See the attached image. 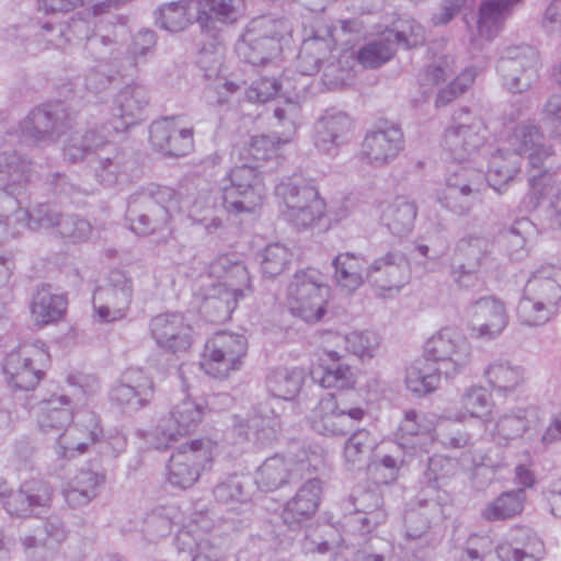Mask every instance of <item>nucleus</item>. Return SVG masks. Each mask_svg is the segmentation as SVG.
Masks as SVG:
<instances>
[{
  "instance_id": "1",
  "label": "nucleus",
  "mask_w": 561,
  "mask_h": 561,
  "mask_svg": "<svg viewBox=\"0 0 561 561\" xmlns=\"http://www.w3.org/2000/svg\"><path fill=\"white\" fill-rule=\"evenodd\" d=\"M283 128L274 136L259 135L238 145L232 150L236 162L220 182V193L225 209L234 215L253 214L264 203L265 185L257 169L268 163L278 164L284 146L296 135L297 124L278 123Z\"/></svg>"
},
{
  "instance_id": "2",
  "label": "nucleus",
  "mask_w": 561,
  "mask_h": 561,
  "mask_svg": "<svg viewBox=\"0 0 561 561\" xmlns=\"http://www.w3.org/2000/svg\"><path fill=\"white\" fill-rule=\"evenodd\" d=\"M36 421L44 433L64 432L54 446V451L60 459H73L82 455L94 443L99 435V425L94 414H89L85 425L75 414L71 401L67 396L53 394L39 403Z\"/></svg>"
},
{
  "instance_id": "3",
  "label": "nucleus",
  "mask_w": 561,
  "mask_h": 561,
  "mask_svg": "<svg viewBox=\"0 0 561 561\" xmlns=\"http://www.w3.org/2000/svg\"><path fill=\"white\" fill-rule=\"evenodd\" d=\"M209 274L224 280L211 285L205 293L201 312L211 322L227 321L239 301L252 291L247 266L231 255H220L209 265Z\"/></svg>"
},
{
  "instance_id": "4",
  "label": "nucleus",
  "mask_w": 561,
  "mask_h": 561,
  "mask_svg": "<svg viewBox=\"0 0 561 561\" xmlns=\"http://www.w3.org/2000/svg\"><path fill=\"white\" fill-rule=\"evenodd\" d=\"M541 135L530 125H520L511 138L515 152H499L492 156L489 164L488 181L496 191L507 184L519 171L520 159L527 154L530 165L529 184L531 191H539L543 162L551 156L549 148L540 144Z\"/></svg>"
},
{
  "instance_id": "5",
  "label": "nucleus",
  "mask_w": 561,
  "mask_h": 561,
  "mask_svg": "<svg viewBox=\"0 0 561 561\" xmlns=\"http://www.w3.org/2000/svg\"><path fill=\"white\" fill-rule=\"evenodd\" d=\"M359 24L355 21L343 22L335 26L321 23L316 26L313 35L302 43L298 67L302 75H313L320 69V65L328 61L342 62V58H353L348 50L359 39Z\"/></svg>"
},
{
  "instance_id": "6",
  "label": "nucleus",
  "mask_w": 561,
  "mask_h": 561,
  "mask_svg": "<svg viewBox=\"0 0 561 561\" xmlns=\"http://www.w3.org/2000/svg\"><path fill=\"white\" fill-rule=\"evenodd\" d=\"M561 302V268L541 266L528 279L518 306L522 321L529 325L546 323Z\"/></svg>"
},
{
  "instance_id": "7",
  "label": "nucleus",
  "mask_w": 561,
  "mask_h": 561,
  "mask_svg": "<svg viewBox=\"0 0 561 561\" xmlns=\"http://www.w3.org/2000/svg\"><path fill=\"white\" fill-rule=\"evenodd\" d=\"M276 195L282 199L283 217L296 228L318 232L329 229L325 202L314 187L286 180L276 186Z\"/></svg>"
},
{
  "instance_id": "8",
  "label": "nucleus",
  "mask_w": 561,
  "mask_h": 561,
  "mask_svg": "<svg viewBox=\"0 0 561 561\" xmlns=\"http://www.w3.org/2000/svg\"><path fill=\"white\" fill-rule=\"evenodd\" d=\"M219 453L218 443L209 437L182 443L170 458L167 473L169 483L180 489L193 486Z\"/></svg>"
},
{
  "instance_id": "9",
  "label": "nucleus",
  "mask_w": 561,
  "mask_h": 561,
  "mask_svg": "<svg viewBox=\"0 0 561 561\" xmlns=\"http://www.w3.org/2000/svg\"><path fill=\"white\" fill-rule=\"evenodd\" d=\"M330 290L316 270L295 273L287 286L286 305L289 312L308 323L319 321L325 313Z\"/></svg>"
},
{
  "instance_id": "10",
  "label": "nucleus",
  "mask_w": 561,
  "mask_h": 561,
  "mask_svg": "<svg viewBox=\"0 0 561 561\" xmlns=\"http://www.w3.org/2000/svg\"><path fill=\"white\" fill-rule=\"evenodd\" d=\"M247 353L245 335L228 331L218 332L206 341L199 366L207 376L224 380L242 367Z\"/></svg>"
},
{
  "instance_id": "11",
  "label": "nucleus",
  "mask_w": 561,
  "mask_h": 561,
  "mask_svg": "<svg viewBox=\"0 0 561 561\" xmlns=\"http://www.w3.org/2000/svg\"><path fill=\"white\" fill-rule=\"evenodd\" d=\"M321 466L322 459L314 453L289 450L266 458L257 468L254 481L260 490L272 492L289 483L293 478L319 471Z\"/></svg>"
},
{
  "instance_id": "12",
  "label": "nucleus",
  "mask_w": 561,
  "mask_h": 561,
  "mask_svg": "<svg viewBox=\"0 0 561 561\" xmlns=\"http://www.w3.org/2000/svg\"><path fill=\"white\" fill-rule=\"evenodd\" d=\"M290 34L282 22L255 20L236 45L239 57L253 65L275 58L288 43Z\"/></svg>"
},
{
  "instance_id": "13",
  "label": "nucleus",
  "mask_w": 561,
  "mask_h": 561,
  "mask_svg": "<svg viewBox=\"0 0 561 561\" xmlns=\"http://www.w3.org/2000/svg\"><path fill=\"white\" fill-rule=\"evenodd\" d=\"M47 354L39 343H27L11 351L3 362L7 383L15 390L34 389L43 377L42 364Z\"/></svg>"
},
{
  "instance_id": "14",
  "label": "nucleus",
  "mask_w": 561,
  "mask_h": 561,
  "mask_svg": "<svg viewBox=\"0 0 561 561\" xmlns=\"http://www.w3.org/2000/svg\"><path fill=\"white\" fill-rule=\"evenodd\" d=\"M366 411L362 407H347L334 394L320 399L310 412L308 422L317 433L334 437L345 435L355 423L364 420Z\"/></svg>"
},
{
  "instance_id": "15",
  "label": "nucleus",
  "mask_w": 561,
  "mask_h": 561,
  "mask_svg": "<svg viewBox=\"0 0 561 561\" xmlns=\"http://www.w3.org/2000/svg\"><path fill=\"white\" fill-rule=\"evenodd\" d=\"M133 297L131 280L122 272H112L93 295V319L110 323L123 319Z\"/></svg>"
},
{
  "instance_id": "16",
  "label": "nucleus",
  "mask_w": 561,
  "mask_h": 561,
  "mask_svg": "<svg viewBox=\"0 0 561 561\" xmlns=\"http://www.w3.org/2000/svg\"><path fill=\"white\" fill-rule=\"evenodd\" d=\"M207 407L204 402L185 396L171 409L168 421L160 423L154 430V446L165 448L179 437L194 432L204 420Z\"/></svg>"
},
{
  "instance_id": "17",
  "label": "nucleus",
  "mask_w": 561,
  "mask_h": 561,
  "mask_svg": "<svg viewBox=\"0 0 561 561\" xmlns=\"http://www.w3.org/2000/svg\"><path fill=\"white\" fill-rule=\"evenodd\" d=\"M426 358L439 364L446 376L456 374L465 367L471 356L469 343L450 328L435 332L425 343Z\"/></svg>"
},
{
  "instance_id": "18",
  "label": "nucleus",
  "mask_w": 561,
  "mask_h": 561,
  "mask_svg": "<svg viewBox=\"0 0 561 561\" xmlns=\"http://www.w3.org/2000/svg\"><path fill=\"white\" fill-rule=\"evenodd\" d=\"M150 334L157 345L172 354H185L194 344L195 332L181 312L167 311L150 321Z\"/></svg>"
},
{
  "instance_id": "19",
  "label": "nucleus",
  "mask_w": 561,
  "mask_h": 561,
  "mask_svg": "<svg viewBox=\"0 0 561 561\" xmlns=\"http://www.w3.org/2000/svg\"><path fill=\"white\" fill-rule=\"evenodd\" d=\"M542 411L533 404L516 407L497 417L486 431L499 444H507L517 438L531 439L543 421Z\"/></svg>"
},
{
  "instance_id": "20",
  "label": "nucleus",
  "mask_w": 561,
  "mask_h": 561,
  "mask_svg": "<svg viewBox=\"0 0 561 561\" xmlns=\"http://www.w3.org/2000/svg\"><path fill=\"white\" fill-rule=\"evenodd\" d=\"M411 278L410 263L404 254L390 252L374 260L367 272L369 282L382 297L397 295Z\"/></svg>"
},
{
  "instance_id": "21",
  "label": "nucleus",
  "mask_w": 561,
  "mask_h": 561,
  "mask_svg": "<svg viewBox=\"0 0 561 561\" xmlns=\"http://www.w3.org/2000/svg\"><path fill=\"white\" fill-rule=\"evenodd\" d=\"M438 425L439 417L436 414L408 410L398 425L397 443L407 451H427L437 438Z\"/></svg>"
},
{
  "instance_id": "22",
  "label": "nucleus",
  "mask_w": 561,
  "mask_h": 561,
  "mask_svg": "<svg viewBox=\"0 0 561 561\" xmlns=\"http://www.w3.org/2000/svg\"><path fill=\"white\" fill-rule=\"evenodd\" d=\"M467 323L476 337L486 340L496 337L508 323L505 302L494 296L476 300L468 309Z\"/></svg>"
},
{
  "instance_id": "23",
  "label": "nucleus",
  "mask_w": 561,
  "mask_h": 561,
  "mask_svg": "<svg viewBox=\"0 0 561 561\" xmlns=\"http://www.w3.org/2000/svg\"><path fill=\"white\" fill-rule=\"evenodd\" d=\"M499 71L511 92H523L538 78L537 55L530 47L512 48L501 59Z\"/></svg>"
},
{
  "instance_id": "24",
  "label": "nucleus",
  "mask_w": 561,
  "mask_h": 561,
  "mask_svg": "<svg viewBox=\"0 0 561 561\" xmlns=\"http://www.w3.org/2000/svg\"><path fill=\"white\" fill-rule=\"evenodd\" d=\"M196 22L202 31L216 44L219 31L242 18L245 0H198L196 2Z\"/></svg>"
},
{
  "instance_id": "25",
  "label": "nucleus",
  "mask_w": 561,
  "mask_h": 561,
  "mask_svg": "<svg viewBox=\"0 0 561 561\" xmlns=\"http://www.w3.org/2000/svg\"><path fill=\"white\" fill-rule=\"evenodd\" d=\"M153 396L151 379L139 368L127 369L119 382L113 386L111 400L126 411H137L149 403Z\"/></svg>"
},
{
  "instance_id": "26",
  "label": "nucleus",
  "mask_w": 561,
  "mask_h": 561,
  "mask_svg": "<svg viewBox=\"0 0 561 561\" xmlns=\"http://www.w3.org/2000/svg\"><path fill=\"white\" fill-rule=\"evenodd\" d=\"M483 172L469 164L458 167L447 180V187L438 196L439 203L455 211L466 213L470 206L468 197L483 180Z\"/></svg>"
},
{
  "instance_id": "27",
  "label": "nucleus",
  "mask_w": 561,
  "mask_h": 561,
  "mask_svg": "<svg viewBox=\"0 0 561 561\" xmlns=\"http://www.w3.org/2000/svg\"><path fill=\"white\" fill-rule=\"evenodd\" d=\"M151 145L168 156H185L193 148V131L179 122L164 119L152 124Z\"/></svg>"
},
{
  "instance_id": "28",
  "label": "nucleus",
  "mask_w": 561,
  "mask_h": 561,
  "mask_svg": "<svg viewBox=\"0 0 561 561\" xmlns=\"http://www.w3.org/2000/svg\"><path fill=\"white\" fill-rule=\"evenodd\" d=\"M402 142L403 136L399 128L389 127L371 131L363 141L362 157L370 165H385L398 156Z\"/></svg>"
},
{
  "instance_id": "29",
  "label": "nucleus",
  "mask_w": 561,
  "mask_h": 561,
  "mask_svg": "<svg viewBox=\"0 0 561 561\" xmlns=\"http://www.w3.org/2000/svg\"><path fill=\"white\" fill-rule=\"evenodd\" d=\"M198 66L204 72V77L210 81L211 88L216 91L219 102L228 101V99L240 89V85L236 81L221 76L224 47L220 42L210 44L209 47L204 46L201 49Z\"/></svg>"
},
{
  "instance_id": "30",
  "label": "nucleus",
  "mask_w": 561,
  "mask_h": 561,
  "mask_svg": "<svg viewBox=\"0 0 561 561\" xmlns=\"http://www.w3.org/2000/svg\"><path fill=\"white\" fill-rule=\"evenodd\" d=\"M322 492L323 482L319 478L304 482L284 507V523L300 524L308 520L318 511Z\"/></svg>"
},
{
  "instance_id": "31",
  "label": "nucleus",
  "mask_w": 561,
  "mask_h": 561,
  "mask_svg": "<svg viewBox=\"0 0 561 561\" xmlns=\"http://www.w3.org/2000/svg\"><path fill=\"white\" fill-rule=\"evenodd\" d=\"M324 343L330 347L342 344L346 354L356 357L362 363H367L376 357L380 346V336L371 330H353L343 335L329 333Z\"/></svg>"
},
{
  "instance_id": "32",
  "label": "nucleus",
  "mask_w": 561,
  "mask_h": 561,
  "mask_svg": "<svg viewBox=\"0 0 561 561\" xmlns=\"http://www.w3.org/2000/svg\"><path fill=\"white\" fill-rule=\"evenodd\" d=\"M180 552L193 556L192 561H225L221 548L209 539L208 528H180L174 539Z\"/></svg>"
},
{
  "instance_id": "33",
  "label": "nucleus",
  "mask_w": 561,
  "mask_h": 561,
  "mask_svg": "<svg viewBox=\"0 0 561 561\" xmlns=\"http://www.w3.org/2000/svg\"><path fill=\"white\" fill-rule=\"evenodd\" d=\"M249 479L243 476H232L218 484L214 491L218 502L228 506V517L224 518L225 523L240 522L234 516L249 512L250 491L245 488Z\"/></svg>"
},
{
  "instance_id": "34",
  "label": "nucleus",
  "mask_w": 561,
  "mask_h": 561,
  "mask_svg": "<svg viewBox=\"0 0 561 561\" xmlns=\"http://www.w3.org/2000/svg\"><path fill=\"white\" fill-rule=\"evenodd\" d=\"M50 499L51 492L45 483L31 481L8 497L5 510L11 515L26 517L35 514V507L47 505Z\"/></svg>"
},
{
  "instance_id": "35",
  "label": "nucleus",
  "mask_w": 561,
  "mask_h": 561,
  "mask_svg": "<svg viewBox=\"0 0 561 561\" xmlns=\"http://www.w3.org/2000/svg\"><path fill=\"white\" fill-rule=\"evenodd\" d=\"M347 548L340 528H307L302 541L306 553L331 554L333 561H339Z\"/></svg>"
},
{
  "instance_id": "36",
  "label": "nucleus",
  "mask_w": 561,
  "mask_h": 561,
  "mask_svg": "<svg viewBox=\"0 0 561 561\" xmlns=\"http://www.w3.org/2000/svg\"><path fill=\"white\" fill-rule=\"evenodd\" d=\"M491 251V242L481 234H468L456 245L459 264H454V273L473 274L479 271L483 259Z\"/></svg>"
},
{
  "instance_id": "37",
  "label": "nucleus",
  "mask_w": 561,
  "mask_h": 561,
  "mask_svg": "<svg viewBox=\"0 0 561 561\" xmlns=\"http://www.w3.org/2000/svg\"><path fill=\"white\" fill-rule=\"evenodd\" d=\"M334 277L337 284L348 290H356L367 280L369 266L363 257L352 253H340L333 260Z\"/></svg>"
},
{
  "instance_id": "38",
  "label": "nucleus",
  "mask_w": 561,
  "mask_h": 561,
  "mask_svg": "<svg viewBox=\"0 0 561 561\" xmlns=\"http://www.w3.org/2000/svg\"><path fill=\"white\" fill-rule=\"evenodd\" d=\"M484 133L479 126L460 125L448 128L444 136V146L450 150L455 158L465 160L483 144Z\"/></svg>"
},
{
  "instance_id": "39",
  "label": "nucleus",
  "mask_w": 561,
  "mask_h": 561,
  "mask_svg": "<svg viewBox=\"0 0 561 561\" xmlns=\"http://www.w3.org/2000/svg\"><path fill=\"white\" fill-rule=\"evenodd\" d=\"M306 378V373L300 367H277L266 377L268 391L276 398L290 400L295 398Z\"/></svg>"
},
{
  "instance_id": "40",
  "label": "nucleus",
  "mask_w": 561,
  "mask_h": 561,
  "mask_svg": "<svg viewBox=\"0 0 561 561\" xmlns=\"http://www.w3.org/2000/svg\"><path fill=\"white\" fill-rule=\"evenodd\" d=\"M484 377L489 386L497 393L515 391L524 381V371L519 366L505 360H495L488 365Z\"/></svg>"
},
{
  "instance_id": "41",
  "label": "nucleus",
  "mask_w": 561,
  "mask_h": 561,
  "mask_svg": "<svg viewBox=\"0 0 561 561\" xmlns=\"http://www.w3.org/2000/svg\"><path fill=\"white\" fill-rule=\"evenodd\" d=\"M67 299L64 295L48 289L38 290L35 295L31 312L37 324H50L64 318L67 310Z\"/></svg>"
},
{
  "instance_id": "42",
  "label": "nucleus",
  "mask_w": 561,
  "mask_h": 561,
  "mask_svg": "<svg viewBox=\"0 0 561 561\" xmlns=\"http://www.w3.org/2000/svg\"><path fill=\"white\" fill-rule=\"evenodd\" d=\"M493 401L490 392L482 386L467 388L459 400L455 417L465 421L469 417L484 420L491 415Z\"/></svg>"
},
{
  "instance_id": "43",
  "label": "nucleus",
  "mask_w": 561,
  "mask_h": 561,
  "mask_svg": "<svg viewBox=\"0 0 561 561\" xmlns=\"http://www.w3.org/2000/svg\"><path fill=\"white\" fill-rule=\"evenodd\" d=\"M78 472L61 485V493L72 507L88 504L96 495V488L100 483L93 471L80 470Z\"/></svg>"
},
{
  "instance_id": "44",
  "label": "nucleus",
  "mask_w": 561,
  "mask_h": 561,
  "mask_svg": "<svg viewBox=\"0 0 561 561\" xmlns=\"http://www.w3.org/2000/svg\"><path fill=\"white\" fill-rule=\"evenodd\" d=\"M377 437L366 428L354 432L345 442L343 449V461L347 470L360 469L367 453L379 448Z\"/></svg>"
},
{
  "instance_id": "45",
  "label": "nucleus",
  "mask_w": 561,
  "mask_h": 561,
  "mask_svg": "<svg viewBox=\"0 0 561 561\" xmlns=\"http://www.w3.org/2000/svg\"><path fill=\"white\" fill-rule=\"evenodd\" d=\"M324 354L332 364L324 366L320 383L324 388L352 389L356 385V373L346 364L341 363L342 355L325 344Z\"/></svg>"
},
{
  "instance_id": "46",
  "label": "nucleus",
  "mask_w": 561,
  "mask_h": 561,
  "mask_svg": "<svg viewBox=\"0 0 561 561\" xmlns=\"http://www.w3.org/2000/svg\"><path fill=\"white\" fill-rule=\"evenodd\" d=\"M36 215L37 218L39 217L44 221L53 220L54 225L48 226V228H53L55 226L59 227V233L72 241H85L91 239L94 234L93 228L87 220L78 218H60V216L57 213L51 211L48 206L42 205L37 207ZM42 229H47V227H42Z\"/></svg>"
},
{
  "instance_id": "47",
  "label": "nucleus",
  "mask_w": 561,
  "mask_h": 561,
  "mask_svg": "<svg viewBox=\"0 0 561 561\" xmlns=\"http://www.w3.org/2000/svg\"><path fill=\"white\" fill-rule=\"evenodd\" d=\"M526 499V491L524 489L503 492L484 507L482 514L489 522L515 517L522 514Z\"/></svg>"
},
{
  "instance_id": "48",
  "label": "nucleus",
  "mask_w": 561,
  "mask_h": 561,
  "mask_svg": "<svg viewBox=\"0 0 561 561\" xmlns=\"http://www.w3.org/2000/svg\"><path fill=\"white\" fill-rule=\"evenodd\" d=\"M279 99L284 101L285 107L277 106L275 110V117L278 123H296L299 116V105L304 99V84L299 83L293 77L285 75L278 81Z\"/></svg>"
},
{
  "instance_id": "49",
  "label": "nucleus",
  "mask_w": 561,
  "mask_h": 561,
  "mask_svg": "<svg viewBox=\"0 0 561 561\" xmlns=\"http://www.w3.org/2000/svg\"><path fill=\"white\" fill-rule=\"evenodd\" d=\"M196 3L171 2L162 5L157 15V23L169 32H181L194 20L196 21Z\"/></svg>"
},
{
  "instance_id": "50",
  "label": "nucleus",
  "mask_w": 561,
  "mask_h": 561,
  "mask_svg": "<svg viewBox=\"0 0 561 561\" xmlns=\"http://www.w3.org/2000/svg\"><path fill=\"white\" fill-rule=\"evenodd\" d=\"M512 5L506 0H489L479 11L477 32L481 39L490 41L499 34L503 26L505 10Z\"/></svg>"
},
{
  "instance_id": "51",
  "label": "nucleus",
  "mask_w": 561,
  "mask_h": 561,
  "mask_svg": "<svg viewBox=\"0 0 561 561\" xmlns=\"http://www.w3.org/2000/svg\"><path fill=\"white\" fill-rule=\"evenodd\" d=\"M394 51V33L391 30H387L358 51V60L365 67L376 68L388 61Z\"/></svg>"
},
{
  "instance_id": "52",
  "label": "nucleus",
  "mask_w": 561,
  "mask_h": 561,
  "mask_svg": "<svg viewBox=\"0 0 561 561\" xmlns=\"http://www.w3.org/2000/svg\"><path fill=\"white\" fill-rule=\"evenodd\" d=\"M171 220V214L167 206L157 201L146 202L141 214L131 219V229L137 234L147 236L165 228Z\"/></svg>"
},
{
  "instance_id": "53",
  "label": "nucleus",
  "mask_w": 561,
  "mask_h": 561,
  "mask_svg": "<svg viewBox=\"0 0 561 561\" xmlns=\"http://www.w3.org/2000/svg\"><path fill=\"white\" fill-rule=\"evenodd\" d=\"M440 368H434L425 362L412 364L405 376L407 388L420 396L435 391L440 383Z\"/></svg>"
},
{
  "instance_id": "54",
  "label": "nucleus",
  "mask_w": 561,
  "mask_h": 561,
  "mask_svg": "<svg viewBox=\"0 0 561 561\" xmlns=\"http://www.w3.org/2000/svg\"><path fill=\"white\" fill-rule=\"evenodd\" d=\"M400 462L380 445L367 465L368 477L377 484H388L398 479Z\"/></svg>"
},
{
  "instance_id": "55",
  "label": "nucleus",
  "mask_w": 561,
  "mask_h": 561,
  "mask_svg": "<svg viewBox=\"0 0 561 561\" xmlns=\"http://www.w3.org/2000/svg\"><path fill=\"white\" fill-rule=\"evenodd\" d=\"M117 103V117L113 121V127L117 131H124L141 118L146 103L138 92L130 90L122 92Z\"/></svg>"
},
{
  "instance_id": "56",
  "label": "nucleus",
  "mask_w": 561,
  "mask_h": 561,
  "mask_svg": "<svg viewBox=\"0 0 561 561\" xmlns=\"http://www.w3.org/2000/svg\"><path fill=\"white\" fill-rule=\"evenodd\" d=\"M0 180L11 194L24 186L30 180V167L15 154L0 151Z\"/></svg>"
},
{
  "instance_id": "57",
  "label": "nucleus",
  "mask_w": 561,
  "mask_h": 561,
  "mask_svg": "<svg viewBox=\"0 0 561 561\" xmlns=\"http://www.w3.org/2000/svg\"><path fill=\"white\" fill-rule=\"evenodd\" d=\"M54 225L53 220L44 221L37 218L36 209L28 213L25 209L19 208L11 215L5 216V221L0 220V243L4 242L11 237L20 232L21 228H30L32 230H39L42 227Z\"/></svg>"
},
{
  "instance_id": "58",
  "label": "nucleus",
  "mask_w": 561,
  "mask_h": 561,
  "mask_svg": "<svg viewBox=\"0 0 561 561\" xmlns=\"http://www.w3.org/2000/svg\"><path fill=\"white\" fill-rule=\"evenodd\" d=\"M416 207L413 203L401 202L383 215L385 225L397 236L408 234L414 225Z\"/></svg>"
},
{
  "instance_id": "59",
  "label": "nucleus",
  "mask_w": 561,
  "mask_h": 561,
  "mask_svg": "<svg viewBox=\"0 0 561 561\" xmlns=\"http://www.w3.org/2000/svg\"><path fill=\"white\" fill-rule=\"evenodd\" d=\"M293 252L283 243H271L262 253V272L265 276L280 275L290 264Z\"/></svg>"
},
{
  "instance_id": "60",
  "label": "nucleus",
  "mask_w": 561,
  "mask_h": 561,
  "mask_svg": "<svg viewBox=\"0 0 561 561\" xmlns=\"http://www.w3.org/2000/svg\"><path fill=\"white\" fill-rule=\"evenodd\" d=\"M213 209L210 196L206 194L198 195L190 207L191 218L202 224L208 233H217L225 228L224 219L213 215Z\"/></svg>"
},
{
  "instance_id": "61",
  "label": "nucleus",
  "mask_w": 561,
  "mask_h": 561,
  "mask_svg": "<svg viewBox=\"0 0 561 561\" xmlns=\"http://www.w3.org/2000/svg\"><path fill=\"white\" fill-rule=\"evenodd\" d=\"M543 553V542L539 539L526 543L523 548L514 547L511 543H502L496 548L500 561H540Z\"/></svg>"
},
{
  "instance_id": "62",
  "label": "nucleus",
  "mask_w": 561,
  "mask_h": 561,
  "mask_svg": "<svg viewBox=\"0 0 561 561\" xmlns=\"http://www.w3.org/2000/svg\"><path fill=\"white\" fill-rule=\"evenodd\" d=\"M477 72L476 68H466L457 77L454 76L447 88L439 89L436 105H446L461 94L473 82Z\"/></svg>"
},
{
  "instance_id": "63",
  "label": "nucleus",
  "mask_w": 561,
  "mask_h": 561,
  "mask_svg": "<svg viewBox=\"0 0 561 561\" xmlns=\"http://www.w3.org/2000/svg\"><path fill=\"white\" fill-rule=\"evenodd\" d=\"M65 537V528H36L35 535L25 537L23 545L26 550H53Z\"/></svg>"
},
{
  "instance_id": "64",
  "label": "nucleus",
  "mask_w": 561,
  "mask_h": 561,
  "mask_svg": "<svg viewBox=\"0 0 561 561\" xmlns=\"http://www.w3.org/2000/svg\"><path fill=\"white\" fill-rule=\"evenodd\" d=\"M394 45L402 44L407 47L417 46L424 42L423 27L413 20L401 21L394 32Z\"/></svg>"
}]
</instances>
